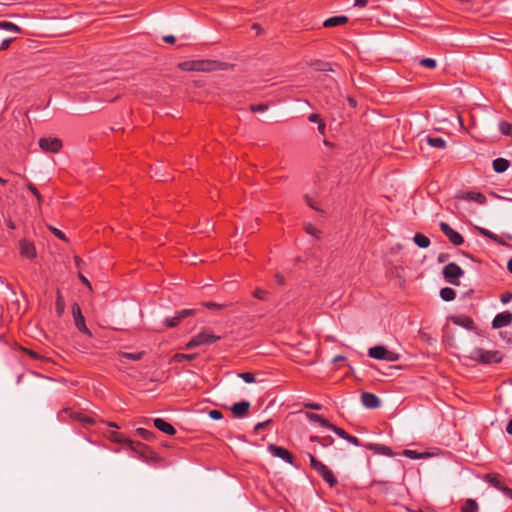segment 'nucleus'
I'll list each match as a JSON object with an SVG mask.
<instances>
[{"mask_svg":"<svg viewBox=\"0 0 512 512\" xmlns=\"http://www.w3.org/2000/svg\"><path fill=\"white\" fill-rule=\"evenodd\" d=\"M507 269L512 274V258L508 261Z\"/></svg>","mask_w":512,"mask_h":512,"instance_id":"nucleus-62","label":"nucleus"},{"mask_svg":"<svg viewBox=\"0 0 512 512\" xmlns=\"http://www.w3.org/2000/svg\"><path fill=\"white\" fill-rule=\"evenodd\" d=\"M348 22V17L346 16H333V17H330L328 19H326L324 22H323V26L325 28H332V27H336V26H341V25H344Z\"/></svg>","mask_w":512,"mask_h":512,"instance_id":"nucleus-20","label":"nucleus"},{"mask_svg":"<svg viewBox=\"0 0 512 512\" xmlns=\"http://www.w3.org/2000/svg\"><path fill=\"white\" fill-rule=\"evenodd\" d=\"M499 130L503 135L512 137V124L506 121L499 122Z\"/></svg>","mask_w":512,"mask_h":512,"instance_id":"nucleus-34","label":"nucleus"},{"mask_svg":"<svg viewBox=\"0 0 512 512\" xmlns=\"http://www.w3.org/2000/svg\"><path fill=\"white\" fill-rule=\"evenodd\" d=\"M453 322L457 325L471 329L474 325L473 320L470 317H453Z\"/></svg>","mask_w":512,"mask_h":512,"instance_id":"nucleus-27","label":"nucleus"},{"mask_svg":"<svg viewBox=\"0 0 512 512\" xmlns=\"http://www.w3.org/2000/svg\"><path fill=\"white\" fill-rule=\"evenodd\" d=\"M307 417L309 418V420L313 421V422H316L318 423L320 426L322 427H325V428H328L330 429L331 427V423L328 422V420H326L325 418H323L321 415L319 414H314V413H308L307 414Z\"/></svg>","mask_w":512,"mask_h":512,"instance_id":"nucleus-23","label":"nucleus"},{"mask_svg":"<svg viewBox=\"0 0 512 512\" xmlns=\"http://www.w3.org/2000/svg\"><path fill=\"white\" fill-rule=\"evenodd\" d=\"M79 279L80 281L85 284L86 286H88L89 288H91V285H90V282L88 281V279L83 276L82 274H79Z\"/></svg>","mask_w":512,"mask_h":512,"instance_id":"nucleus-59","label":"nucleus"},{"mask_svg":"<svg viewBox=\"0 0 512 512\" xmlns=\"http://www.w3.org/2000/svg\"><path fill=\"white\" fill-rule=\"evenodd\" d=\"M330 430H332L335 434H337L342 439L347 440L349 443H351V444H353L355 446H360L361 445L360 444V440L357 437L349 435L342 428L336 427L335 425L332 424L331 427H330Z\"/></svg>","mask_w":512,"mask_h":512,"instance_id":"nucleus-16","label":"nucleus"},{"mask_svg":"<svg viewBox=\"0 0 512 512\" xmlns=\"http://www.w3.org/2000/svg\"><path fill=\"white\" fill-rule=\"evenodd\" d=\"M480 233H481V235H482V236H484V237H487V238L491 239V240H492V241H494L495 243H498V244H504V242L501 240V238H500L497 234H495V233L491 232V231H490V230H488V229L481 228V229H480Z\"/></svg>","mask_w":512,"mask_h":512,"instance_id":"nucleus-30","label":"nucleus"},{"mask_svg":"<svg viewBox=\"0 0 512 512\" xmlns=\"http://www.w3.org/2000/svg\"><path fill=\"white\" fill-rule=\"evenodd\" d=\"M368 4V0H354V6L364 8Z\"/></svg>","mask_w":512,"mask_h":512,"instance_id":"nucleus-53","label":"nucleus"},{"mask_svg":"<svg viewBox=\"0 0 512 512\" xmlns=\"http://www.w3.org/2000/svg\"><path fill=\"white\" fill-rule=\"evenodd\" d=\"M27 188L38 199V201L40 202L41 201V195L39 194V191L37 190V188L32 183H29L27 185Z\"/></svg>","mask_w":512,"mask_h":512,"instance_id":"nucleus-45","label":"nucleus"},{"mask_svg":"<svg viewBox=\"0 0 512 512\" xmlns=\"http://www.w3.org/2000/svg\"><path fill=\"white\" fill-rule=\"evenodd\" d=\"M305 229H306V232H307L308 234L312 235V236H316V237H317V236H318V233H320V232H319V230H318L317 228H315V227H314L313 225H311V224L307 225Z\"/></svg>","mask_w":512,"mask_h":512,"instance_id":"nucleus-48","label":"nucleus"},{"mask_svg":"<svg viewBox=\"0 0 512 512\" xmlns=\"http://www.w3.org/2000/svg\"><path fill=\"white\" fill-rule=\"evenodd\" d=\"M176 313L179 315L180 319L183 320L184 318L192 316L194 314V310L193 309H183Z\"/></svg>","mask_w":512,"mask_h":512,"instance_id":"nucleus-43","label":"nucleus"},{"mask_svg":"<svg viewBox=\"0 0 512 512\" xmlns=\"http://www.w3.org/2000/svg\"><path fill=\"white\" fill-rule=\"evenodd\" d=\"M402 455L407 457V458L414 459V460H416V459H424V458H427L429 456L428 453H422V452H418L416 450H410V449L403 450Z\"/></svg>","mask_w":512,"mask_h":512,"instance_id":"nucleus-25","label":"nucleus"},{"mask_svg":"<svg viewBox=\"0 0 512 512\" xmlns=\"http://www.w3.org/2000/svg\"><path fill=\"white\" fill-rule=\"evenodd\" d=\"M266 295H267V292L262 289H256L253 293V296L260 300H264L266 298Z\"/></svg>","mask_w":512,"mask_h":512,"instance_id":"nucleus-47","label":"nucleus"},{"mask_svg":"<svg viewBox=\"0 0 512 512\" xmlns=\"http://www.w3.org/2000/svg\"><path fill=\"white\" fill-rule=\"evenodd\" d=\"M506 432L510 435H512V419L508 422L506 426Z\"/></svg>","mask_w":512,"mask_h":512,"instance_id":"nucleus-60","label":"nucleus"},{"mask_svg":"<svg viewBox=\"0 0 512 512\" xmlns=\"http://www.w3.org/2000/svg\"><path fill=\"white\" fill-rule=\"evenodd\" d=\"M0 29L6 30L9 32H14V33L21 32V28L19 26H17L16 24H14L12 22H8V21H0Z\"/></svg>","mask_w":512,"mask_h":512,"instance_id":"nucleus-29","label":"nucleus"},{"mask_svg":"<svg viewBox=\"0 0 512 512\" xmlns=\"http://www.w3.org/2000/svg\"><path fill=\"white\" fill-rule=\"evenodd\" d=\"M196 357H197V354L177 353L174 355L173 360L177 363H182L185 361H192Z\"/></svg>","mask_w":512,"mask_h":512,"instance_id":"nucleus-31","label":"nucleus"},{"mask_svg":"<svg viewBox=\"0 0 512 512\" xmlns=\"http://www.w3.org/2000/svg\"><path fill=\"white\" fill-rule=\"evenodd\" d=\"M312 468L322 477V479L332 488L336 486L337 479L333 472L312 454H308Z\"/></svg>","mask_w":512,"mask_h":512,"instance_id":"nucleus-3","label":"nucleus"},{"mask_svg":"<svg viewBox=\"0 0 512 512\" xmlns=\"http://www.w3.org/2000/svg\"><path fill=\"white\" fill-rule=\"evenodd\" d=\"M220 340V336L215 335L211 330L205 329L193 336L185 345L186 349L210 345Z\"/></svg>","mask_w":512,"mask_h":512,"instance_id":"nucleus-2","label":"nucleus"},{"mask_svg":"<svg viewBox=\"0 0 512 512\" xmlns=\"http://www.w3.org/2000/svg\"><path fill=\"white\" fill-rule=\"evenodd\" d=\"M500 491L503 492L507 497L512 498V489H510L506 485H504Z\"/></svg>","mask_w":512,"mask_h":512,"instance_id":"nucleus-55","label":"nucleus"},{"mask_svg":"<svg viewBox=\"0 0 512 512\" xmlns=\"http://www.w3.org/2000/svg\"><path fill=\"white\" fill-rule=\"evenodd\" d=\"M440 297L446 301V302H449V301H452L455 299L456 297V292L454 291V289L450 288V287H444L440 290Z\"/></svg>","mask_w":512,"mask_h":512,"instance_id":"nucleus-26","label":"nucleus"},{"mask_svg":"<svg viewBox=\"0 0 512 512\" xmlns=\"http://www.w3.org/2000/svg\"><path fill=\"white\" fill-rule=\"evenodd\" d=\"M305 407L313 410H320L322 408V406L318 403H306Z\"/></svg>","mask_w":512,"mask_h":512,"instance_id":"nucleus-54","label":"nucleus"},{"mask_svg":"<svg viewBox=\"0 0 512 512\" xmlns=\"http://www.w3.org/2000/svg\"><path fill=\"white\" fill-rule=\"evenodd\" d=\"M20 254L22 257L32 259L36 256L35 246L32 242L25 239L19 242Z\"/></svg>","mask_w":512,"mask_h":512,"instance_id":"nucleus-13","label":"nucleus"},{"mask_svg":"<svg viewBox=\"0 0 512 512\" xmlns=\"http://www.w3.org/2000/svg\"><path fill=\"white\" fill-rule=\"evenodd\" d=\"M250 408L248 401L237 402L232 407V412L236 417L242 418L247 415Z\"/></svg>","mask_w":512,"mask_h":512,"instance_id":"nucleus-19","label":"nucleus"},{"mask_svg":"<svg viewBox=\"0 0 512 512\" xmlns=\"http://www.w3.org/2000/svg\"><path fill=\"white\" fill-rule=\"evenodd\" d=\"M439 226L442 233L449 239V241L453 245L460 246L464 243L463 236L457 231H455L453 228H451L449 224H447L446 222H441Z\"/></svg>","mask_w":512,"mask_h":512,"instance_id":"nucleus-9","label":"nucleus"},{"mask_svg":"<svg viewBox=\"0 0 512 512\" xmlns=\"http://www.w3.org/2000/svg\"><path fill=\"white\" fill-rule=\"evenodd\" d=\"M265 425H266V423H258V424L255 426V430L263 429Z\"/></svg>","mask_w":512,"mask_h":512,"instance_id":"nucleus-63","label":"nucleus"},{"mask_svg":"<svg viewBox=\"0 0 512 512\" xmlns=\"http://www.w3.org/2000/svg\"><path fill=\"white\" fill-rule=\"evenodd\" d=\"M12 41L13 38L4 39L0 44V50H6L10 46Z\"/></svg>","mask_w":512,"mask_h":512,"instance_id":"nucleus-51","label":"nucleus"},{"mask_svg":"<svg viewBox=\"0 0 512 512\" xmlns=\"http://www.w3.org/2000/svg\"><path fill=\"white\" fill-rule=\"evenodd\" d=\"M361 402L368 409L378 408L381 404L380 399L373 393L363 392L361 394Z\"/></svg>","mask_w":512,"mask_h":512,"instance_id":"nucleus-12","label":"nucleus"},{"mask_svg":"<svg viewBox=\"0 0 512 512\" xmlns=\"http://www.w3.org/2000/svg\"><path fill=\"white\" fill-rule=\"evenodd\" d=\"M419 64L428 69H434L437 66V63L432 58H423L419 60Z\"/></svg>","mask_w":512,"mask_h":512,"instance_id":"nucleus-38","label":"nucleus"},{"mask_svg":"<svg viewBox=\"0 0 512 512\" xmlns=\"http://www.w3.org/2000/svg\"><path fill=\"white\" fill-rule=\"evenodd\" d=\"M413 241L420 248H427L430 245V239L421 233H416L413 237Z\"/></svg>","mask_w":512,"mask_h":512,"instance_id":"nucleus-22","label":"nucleus"},{"mask_svg":"<svg viewBox=\"0 0 512 512\" xmlns=\"http://www.w3.org/2000/svg\"><path fill=\"white\" fill-rule=\"evenodd\" d=\"M136 432L140 437H142L145 440H150L153 436V432L145 428H137Z\"/></svg>","mask_w":512,"mask_h":512,"instance_id":"nucleus-39","label":"nucleus"},{"mask_svg":"<svg viewBox=\"0 0 512 512\" xmlns=\"http://www.w3.org/2000/svg\"><path fill=\"white\" fill-rule=\"evenodd\" d=\"M478 508V504L475 500L467 499L462 507V512H477Z\"/></svg>","mask_w":512,"mask_h":512,"instance_id":"nucleus-32","label":"nucleus"},{"mask_svg":"<svg viewBox=\"0 0 512 512\" xmlns=\"http://www.w3.org/2000/svg\"><path fill=\"white\" fill-rule=\"evenodd\" d=\"M267 109L265 104L252 105L251 110L253 112H264Z\"/></svg>","mask_w":512,"mask_h":512,"instance_id":"nucleus-50","label":"nucleus"},{"mask_svg":"<svg viewBox=\"0 0 512 512\" xmlns=\"http://www.w3.org/2000/svg\"><path fill=\"white\" fill-rule=\"evenodd\" d=\"M427 143L434 148L444 149L446 147V141L441 137L427 136Z\"/></svg>","mask_w":512,"mask_h":512,"instance_id":"nucleus-24","label":"nucleus"},{"mask_svg":"<svg viewBox=\"0 0 512 512\" xmlns=\"http://www.w3.org/2000/svg\"><path fill=\"white\" fill-rule=\"evenodd\" d=\"M463 274L464 271L462 270V268L454 262L447 264L443 268L444 278L446 279L447 282L453 285L458 284V278L461 277Z\"/></svg>","mask_w":512,"mask_h":512,"instance_id":"nucleus-5","label":"nucleus"},{"mask_svg":"<svg viewBox=\"0 0 512 512\" xmlns=\"http://www.w3.org/2000/svg\"><path fill=\"white\" fill-rule=\"evenodd\" d=\"M308 120H309L310 122H314V123H317V124H319L321 121H323V120L321 119L320 115H319V114H316V113H312V114H310V115H309V117H308Z\"/></svg>","mask_w":512,"mask_h":512,"instance_id":"nucleus-49","label":"nucleus"},{"mask_svg":"<svg viewBox=\"0 0 512 512\" xmlns=\"http://www.w3.org/2000/svg\"><path fill=\"white\" fill-rule=\"evenodd\" d=\"M488 481L499 491L505 485L498 474H491L488 476Z\"/></svg>","mask_w":512,"mask_h":512,"instance_id":"nucleus-33","label":"nucleus"},{"mask_svg":"<svg viewBox=\"0 0 512 512\" xmlns=\"http://www.w3.org/2000/svg\"><path fill=\"white\" fill-rule=\"evenodd\" d=\"M325 130H326V124L324 123V121H321V122L318 124V131H319L321 134H324V133H325Z\"/></svg>","mask_w":512,"mask_h":512,"instance_id":"nucleus-57","label":"nucleus"},{"mask_svg":"<svg viewBox=\"0 0 512 512\" xmlns=\"http://www.w3.org/2000/svg\"><path fill=\"white\" fill-rule=\"evenodd\" d=\"M365 448L373 451L375 454L384 455L387 457H393L395 455L390 447L383 444L368 443L365 445Z\"/></svg>","mask_w":512,"mask_h":512,"instance_id":"nucleus-14","label":"nucleus"},{"mask_svg":"<svg viewBox=\"0 0 512 512\" xmlns=\"http://www.w3.org/2000/svg\"><path fill=\"white\" fill-rule=\"evenodd\" d=\"M64 309H65V303H64V299L62 297V295L60 294V292L57 293V297H56V311H57V314L59 316H61L64 312Z\"/></svg>","mask_w":512,"mask_h":512,"instance_id":"nucleus-36","label":"nucleus"},{"mask_svg":"<svg viewBox=\"0 0 512 512\" xmlns=\"http://www.w3.org/2000/svg\"><path fill=\"white\" fill-rule=\"evenodd\" d=\"M275 280H276V282H277L278 284H280V285L284 284V277H283V275H281L280 273H277V274L275 275Z\"/></svg>","mask_w":512,"mask_h":512,"instance_id":"nucleus-58","label":"nucleus"},{"mask_svg":"<svg viewBox=\"0 0 512 512\" xmlns=\"http://www.w3.org/2000/svg\"><path fill=\"white\" fill-rule=\"evenodd\" d=\"M184 71H211L214 69V63L210 61H185L179 65Z\"/></svg>","mask_w":512,"mask_h":512,"instance_id":"nucleus-7","label":"nucleus"},{"mask_svg":"<svg viewBox=\"0 0 512 512\" xmlns=\"http://www.w3.org/2000/svg\"><path fill=\"white\" fill-rule=\"evenodd\" d=\"M209 416L214 420H220L223 418V414L220 410L213 409L209 412Z\"/></svg>","mask_w":512,"mask_h":512,"instance_id":"nucleus-44","label":"nucleus"},{"mask_svg":"<svg viewBox=\"0 0 512 512\" xmlns=\"http://www.w3.org/2000/svg\"><path fill=\"white\" fill-rule=\"evenodd\" d=\"M72 316H73L76 328L81 333L91 336L92 334L85 324V319H84V316L82 315L81 308L77 303H74L72 305Z\"/></svg>","mask_w":512,"mask_h":512,"instance_id":"nucleus-8","label":"nucleus"},{"mask_svg":"<svg viewBox=\"0 0 512 512\" xmlns=\"http://www.w3.org/2000/svg\"><path fill=\"white\" fill-rule=\"evenodd\" d=\"M28 354H29L32 358H34V359H39V358H40V356H39L36 352H34V351L29 350V351H28Z\"/></svg>","mask_w":512,"mask_h":512,"instance_id":"nucleus-61","label":"nucleus"},{"mask_svg":"<svg viewBox=\"0 0 512 512\" xmlns=\"http://www.w3.org/2000/svg\"><path fill=\"white\" fill-rule=\"evenodd\" d=\"M460 198L466 201L476 202L480 205H484L487 201V198L483 193L474 191L466 192Z\"/></svg>","mask_w":512,"mask_h":512,"instance_id":"nucleus-17","label":"nucleus"},{"mask_svg":"<svg viewBox=\"0 0 512 512\" xmlns=\"http://www.w3.org/2000/svg\"><path fill=\"white\" fill-rule=\"evenodd\" d=\"M79 414L80 413L74 411L72 408L65 407L58 412L57 418L61 422H68L70 420L77 421Z\"/></svg>","mask_w":512,"mask_h":512,"instance_id":"nucleus-15","label":"nucleus"},{"mask_svg":"<svg viewBox=\"0 0 512 512\" xmlns=\"http://www.w3.org/2000/svg\"><path fill=\"white\" fill-rule=\"evenodd\" d=\"M62 146V141L56 137H43L39 139V147L46 153H58Z\"/></svg>","mask_w":512,"mask_h":512,"instance_id":"nucleus-6","label":"nucleus"},{"mask_svg":"<svg viewBox=\"0 0 512 512\" xmlns=\"http://www.w3.org/2000/svg\"><path fill=\"white\" fill-rule=\"evenodd\" d=\"M470 360L483 365L499 364L504 358V354L499 350H486L484 348H473L467 356Z\"/></svg>","mask_w":512,"mask_h":512,"instance_id":"nucleus-1","label":"nucleus"},{"mask_svg":"<svg viewBox=\"0 0 512 512\" xmlns=\"http://www.w3.org/2000/svg\"><path fill=\"white\" fill-rule=\"evenodd\" d=\"M239 377L243 379L246 383L250 384L255 382V376L251 372H243L239 374Z\"/></svg>","mask_w":512,"mask_h":512,"instance_id":"nucleus-40","label":"nucleus"},{"mask_svg":"<svg viewBox=\"0 0 512 512\" xmlns=\"http://www.w3.org/2000/svg\"><path fill=\"white\" fill-rule=\"evenodd\" d=\"M492 166L495 172L503 173L509 168L510 162L507 159L500 157L493 160Z\"/></svg>","mask_w":512,"mask_h":512,"instance_id":"nucleus-21","label":"nucleus"},{"mask_svg":"<svg viewBox=\"0 0 512 512\" xmlns=\"http://www.w3.org/2000/svg\"><path fill=\"white\" fill-rule=\"evenodd\" d=\"M163 40L166 43H174L176 41V38L173 35H166L163 37Z\"/></svg>","mask_w":512,"mask_h":512,"instance_id":"nucleus-56","label":"nucleus"},{"mask_svg":"<svg viewBox=\"0 0 512 512\" xmlns=\"http://www.w3.org/2000/svg\"><path fill=\"white\" fill-rule=\"evenodd\" d=\"M182 320L179 315L176 313L173 317H168L165 319V325L169 328H174L180 324Z\"/></svg>","mask_w":512,"mask_h":512,"instance_id":"nucleus-37","label":"nucleus"},{"mask_svg":"<svg viewBox=\"0 0 512 512\" xmlns=\"http://www.w3.org/2000/svg\"><path fill=\"white\" fill-rule=\"evenodd\" d=\"M204 306L209 309H219L222 307L221 304L215 303V302H206L204 303Z\"/></svg>","mask_w":512,"mask_h":512,"instance_id":"nucleus-52","label":"nucleus"},{"mask_svg":"<svg viewBox=\"0 0 512 512\" xmlns=\"http://www.w3.org/2000/svg\"><path fill=\"white\" fill-rule=\"evenodd\" d=\"M77 422H79L83 427H89L93 424H95V420L90 417L83 414H79Z\"/></svg>","mask_w":512,"mask_h":512,"instance_id":"nucleus-35","label":"nucleus"},{"mask_svg":"<svg viewBox=\"0 0 512 512\" xmlns=\"http://www.w3.org/2000/svg\"><path fill=\"white\" fill-rule=\"evenodd\" d=\"M268 451L273 457L280 458L286 463L295 466L293 455L286 448L277 446L275 444H270L268 446Z\"/></svg>","mask_w":512,"mask_h":512,"instance_id":"nucleus-10","label":"nucleus"},{"mask_svg":"<svg viewBox=\"0 0 512 512\" xmlns=\"http://www.w3.org/2000/svg\"><path fill=\"white\" fill-rule=\"evenodd\" d=\"M345 358L343 356H337L335 357L334 361L335 362H338V361H341V360H344Z\"/></svg>","mask_w":512,"mask_h":512,"instance_id":"nucleus-64","label":"nucleus"},{"mask_svg":"<svg viewBox=\"0 0 512 512\" xmlns=\"http://www.w3.org/2000/svg\"><path fill=\"white\" fill-rule=\"evenodd\" d=\"M512 323V313L509 311L498 313L493 321H492V327L494 329H500L503 327H506Z\"/></svg>","mask_w":512,"mask_h":512,"instance_id":"nucleus-11","label":"nucleus"},{"mask_svg":"<svg viewBox=\"0 0 512 512\" xmlns=\"http://www.w3.org/2000/svg\"><path fill=\"white\" fill-rule=\"evenodd\" d=\"M48 229L60 240L67 241L65 234L56 227L48 226Z\"/></svg>","mask_w":512,"mask_h":512,"instance_id":"nucleus-41","label":"nucleus"},{"mask_svg":"<svg viewBox=\"0 0 512 512\" xmlns=\"http://www.w3.org/2000/svg\"><path fill=\"white\" fill-rule=\"evenodd\" d=\"M110 439L117 443H125L127 441L125 436L117 432H112L110 435Z\"/></svg>","mask_w":512,"mask_h":512,"instance_id":"nucleus-42","label":"nucleus"},{"mask_svg":"<svg viewBox=\"0 0 512 512\" xmlns=\"http://www.w3.org/2000/svg\"><path fill=\"white\" fill-rule=\"evenodd\" d=\"M144 352H136V353H129V352H121L119 354V357L121 360L127 359L131 361H139L143 358Z\"/></svg>","mask_w":512,"mask_h":512,"instance_id":"nucleus-28","label":"nucleus"},{"mask_svg":"<svg viewBox=\"0 0 512 512\" xmlns=\"http://www.w3.org/2000/svg\"><path fill=\"white\" fill-rule=\"evenodd\" d=\"M153 422H154V426L158 430H160L161 432H164L167 435H174L176 433L175 428L170 423H168L167 421H165L162 418H155Z\"/></svg>","mask_w":512,"mask_h":512,"instance_id":"nucleus-18","label":"nucleus"},{"mask_svg":"<svg viewBox=\"0 0 512 512\" xmlns=\"http://www.w3.org/2000/svg\"><path fill=\"white\" fill-rule=\"evenodd\" d=\"M368 355L377 360H387L390 362L397 361L399 359V355L393 351L388 350L384 346H374L371 347L368 351Z\"/></svg>","mask_w":512,"mask_h":512,"instance_id":"nucleus-4","label":"nucleus"},{"mask_svg":"<svg viewBox=\"0 0 512 512\" xmlns=\"http://www.w3.org/2000/svg\"><path fill=\"white\" fill-rule=\"evenodd\" d=\"M500 300L503 304L509 303L512 300V292L507 291L501 294Z\"/></svg>","mask_w":512,"mask_h":512,"instance_id":"nucleus-46","label":"nucleus"}]
</instances>
